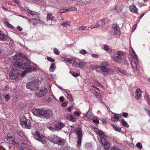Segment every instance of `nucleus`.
<instances>
[{"instance_id": "obj_7", "label": "nucleus", "mask_w": 150, "mask_h": 150, "mask_svg": "<svg viewBox=\"0 0 150 150\" xmlns=\"http://www.w3.org/2000/svg\"><path fill=\"white\" fill-rule=\"evenodd\" d=\"M109 65V63L107 61L103 62L100 64V70L104 73L105 76L112 74L114 72L113 69L107 68Z\"/></svg>"}, {"instance_id": "obj_35", "label": "nucleus", "mask_w": 150, "mask_h": 150, "mask_svg": "<svg viewBox=\"0 0 150 150\" xmlns=\"http://www.w3.org/2000/svg\"><path fill=\"white\" fill-rule=\"evenodd\" d=\"M111 126L115 131L120 132L121 131V129L120 127H118L117 126L115 125H111Z\"/></svg>"}, {"instance_id": "obj_19", "label": "nucleus", "mask_w": 150, "mask_h": 150, "mask_svg": "<svg viewBox=\"0 0 150 150\" xmlns=\"http://www.w3.org/2000/svg\"><path fill=\"white\" fill-rule=\"evenodd\" d=\"M135 98L137 100L139 99L142 96V91L140 88L137 89L135 91Z\"/></svg>"}, {"instance_id": "obj_63", "label": "nucleus", "mask_w": 150, "mask_h": 150, "mask_svg": "<svg viewBox=\"0 0 150 150\" xmlns=\"http://www.w3.org/2000/svg\"><path fill=\"white\" fill-rule=\"evenodd\" d=\"M65 12L64 9H60V12L61 13H64Z\"/></svg>"}, {"instance_id": "obj_37", "label": "nucleus", "mask_w": 150, "mask_h": 150, "mask_svg": "<svg viewBox=\"0 0 150 150\" xmlns=\"http://www.w3.org/2000/svg\"><path fill=\"white\" fill-rule=\"evenodd\" d=\"M5 82L3 81H0V89H2L3 88H5L6 86L4 85Z\"/></svg>"}, {"instance_id": "obj_16", "label": "nucleus", "mask_w": 150, "mask_h": 150, "mask_svg": "<svg viewBox=\"0 0 150 150\" xmlns=\"http://www.w3.org/2000/svg\"><path fill=\"white\" fill-rule=\"evenodd\" d=\"M29 23L30 24H32L34 25H37L38 23L42 24L44 23V22L41 21L39 18L30 19L29 20Z\"/></svg>"}, {"instance_id": "obj_59", "label": "nucleus", "mask_w": 150, "mask_h": 150, "mask_svg": "<svg viewBox=\"0 0 150 150\" xmlns=\"http://www.w3.org/2000/svg\"><path fill=\"white\" fill-rule=\"evenodd\" d=\"M67 103L68 102H65L63 103L62 104V105L63 107H65L67 105Z\"/></svg>"}, {"instance_id": "obj_32", "label": "nucleus", "mask_w": 150, "mask_h": 150, "mask_svg": "<svg viewBox=\"0 0 150 150\" xmlns=\"http://www.w3.org/2000/svg\"><path fill=\"white\" fill-rule=\"evenodd\" d=\"M117 70L120 73L124 75L127 76H129V73H127V72L124 70L118 68Z\"/></svg>"}, {"instance_id": "obj_31", "label": "nucleus", "mask_w": 150, "mask_h": 150, "mask_svg": "<svg viewBox=\"0 0 150 150\" xmlns=\"http://www.w3.org/2000/svg\"><path fill=\"white\" fill-rule=\"evenodd\" d=\"M56 66L54 63H52L49 69L50 71L51 72H53L55 70Z\"/></svg>"}, {"instance_id": "obj_2", "label": "nucleus", "mask_w": 150, "mask_h": 150, "mask_svg": "<svg viewBox=\"0 0 150 150\" xmlns=\"http://www.w3.org/2000/svg\"><path fill=\"white\" fill-rule=\"evenodd\" d=\"M32 112L35 116L40 117H44L47 118L51 117L53 114L52 111L50 109L46 110L33 108L32 110Z\"/></svg>"}, {"instance_id": "obj_30", "label": "nucleus", "mask_w": 150, "mask_h": 150, "mask_svg": "<svg viewBox=\"0 0 150 150\" xmlns=\"http://www.w3.org/2000/svg\"><path fill=\"white\" fill-rule=\"evenodd\" d=\"M13 71L12 72H10V79H14L17 77V75Z\"/></svg>"}, {"instance_id": "obj_25", "label": "nucleus", "mask_w": 150, "mask_h": 150, "mask_svg": "<svg viewBox=\"0 0 150 150\" xmlns=\"http://www.w3.org/2000/svg\"><path fill=\"white\" fill-rule=\"evenodd\" d=\"M63 93L65 96L68 99H69L70 101H72L73 100V97L71 94H69L67 92L65 91H64V92H63Z\"/></svg>"}, {"instance_id": "obj_9", "label": "nucleus", "mask_w": 150, "mask_h": 150, "mask_svg": "<svg viewBox=\"0 0 150 150\" xmlns=\"http://www.w3.org/2000/svg\"><path fill=\"white\" fill-rule=\"evenodd\" d=\"M20 122L23 128L31 129L32 127L31 120L27 119L25 116L23 115L20 117Z\"/></svg>"}, {"instance_id": "obj_47", "label": "nucleus", "mask_w": 150, "mask_h": 150, "mask_svg": "<svg viewBox=\"0 0 150 150\" xmlns=\"http://www.w3.org/2000/svg\"><path fill=\"white\" fill-rule=\"evenodd\" d=\"M27 74V73L25 70L22 72L21 75V77H23L25 76L26 74Z\"/></svg>"}, {"instance_id": "obj_56", "label": "nucleus", "mask_w": 150, "mask_h": 150, "mask_svg": "<svg viewBox=\"0 0 150 150\" xmlns=\"http://www.w3.org/2000/svg\"><path fill=\"white\" fill-rule=\"evenodd\" d=\"M19 16L21 17H23V18H25L26 19L28 20L29 21V20H30V19H29L28 17H26L25 16L20 15V16Z\"/></svg>"}, {"instance_id": "obj_22", "label": "nucleus", "mask_w": 150, "mask_h": 150, "mask_svg": "<svg viewBox=\"0 0 150 150\" xmlns=\"http://www.w3.org/2000/svg\"><path fill=\"white\" fill-rule=\"evenodd\" d=\"M18 135H19L22 139L24 140H26L27 138L25 137L24 132L20 130L18 132Z\"/></svg>"}, {"instance_id": "obj_21", "label": "nucleus", "mask_w": 150, "mask_h": 150, "mask_svg": "<svg viewBox=\"0 0 150 150\" xmlns=\"http://www.w3.org/2000/svg\"><path fill=\"white\" fill-rule=\"evenodd\" d=\"M75 64L76 65V67L79 68L81 67H85L86 64V63L83 62H76L75 63Z\"/></svg>"}, {"instance_id": "obj_45", "label": "nucleus", "mask_w": 150, "mask_h": 150, "mask_svg": "<svg viewBox=\"0 0 150 150\" xmlns=\"http://www.w3.org/2000/svg\"><path fill=\"white\" fill-rule=\"evenodd\" d=\"M80 53L83 55H84L87 53V52L86 50L82 49L80 51Z\"/></svg>"}, {"instance_id": "obj_6", "label": "nucleus", "mask_w": 150, "mask_h": 150, "mask_svg": "<svg viewBox=\"0 0 150 150\" xmlns=\"http://www.w3.org/2000/svg\"><path fill=\"white\" fill-rule=\"evenodd\" d=\"M65 127V124L63 122L58 121L49 124L47 126L48 128L52 132H55L61 130Z\"/></svg>"}, {"instance_id": "obj_13", "label": "nucleus", "mask_w": 150, "mask_h": 150, "mask_svg": "<svg viewBox=\"0 0 150 150\" xmlns=\"http://www.w3.org/2000/svg\"><path fill=\"white\" fill-rule=\"evenodd\" d=\"M124 54V52L122 51H118L117 54L114 55L112 56V59L113 61L120 63L123 60V58Z\"/></svg>"}, {"instance_id": "obj_48", "label": "nucleus", "mask_w": 150, "mask_h": 150, "mask_svg": "<svg viewBox=\"0 0 150 150\" xmlns=\"http://www.w3.org/2000/svg\"><path fill=\"white\" fill-rule=\"evenodd\" d=\"M4 98L6 101H8L9 99V96L8 94H7L6 96H5Z\"/></svg>"}, {"instance_id": "obj_27", "label": "nucleus", "mask_w": 150, "mask_h": 150, "mask_svg": "<svg viewBox=\"0 0 150 150\" xmlns=\"http://www.w3.org/2000/svg\"><path fill=\"white\" fill-rule=\"evenodd\" d=\"M129 9L130 11L133 13H138L137 9V8L134 5H132L130 6Z\"/></svg>"}, {"instance_id": "obj_33", "label": "nucleus", "mask_w": 150, "mask_h": 150, "mask_svg": "<svg viewBox=\"0 0 150 150\" xmlns=\"http://www.w3.org/2000/svg\"><path fill=\"white\" fill-rule=\"evenodd\" d=\"M94 95L100 102L102 101L100 93L95 91L94 92Z\"/></svg>"}, {"instance_id": "obj_29", "label": "nucleus", "mask_w": 150, "mask_h": 150, "mask_svg": "<svg viewBox=\"0 0 150 150\" xmlns=\"http://www.w3.org/2000/svg\"><path fill=\"white\" fill-rule=\"evenodd\" d=\"M70 73L74 77H76L79 76L80 75L79 71L78 70L76 72H74L73 71H70Z\"/></svg>"}, {"instance_id": "obj_34", "label": "nucleus", "mask_w": 150, "mask_h": 150, "mask_svg": "<svg viewBox=\"0 0 150 150\" xmlns=\"http://www.w3.org/2000/svg\"><path fill=\"white\" fill-rule=\"evenodd\" d=\"M121 123L122 125L123 126L127 127H129V125L124 119H121Z\"/></svg>"}, {"instance_id": "obj_28", "label": "nucleus", "mask_w": 150, "mask_h": 150, "mask_svg": "<svg viewBox=\"0 0 150 150\" xmlns=\"http://www.w3.org/2000/svg\"><path fill=\"white\" fill-rule=\"evenodd\" d=\"M123 8V6L122 5H117L115 7V9L117 12L121 11Z\"/></svg>"}, {"instance_id": "obj_3", "label": "nucleus", "mask_w": 150, "mask_h": 150, "mask_svg": "<svg viewBox=\"0 0 150 150\" xmlns=\"http://www.w3.org/2000/svg\"><path fill=\"white\" fill-rule=\"evenodd\" d=\"M129 54L132 56L133 59L131 61V64L135 71L139 73L141 69L137 58V56L132 48L129 51Z\"/></svg>"}, {"instance_id": "obj_17", "label": "nucleus", "mask_w": 150, "mask_h": 150, "mask_svg": "<svg viewBox=\"0 0 150 150\" xmlns=\"http://www.w3.org/2000/svg\"><path fill=\"white\" fill-rule=\"evenodd\" d=\"M64 117L67 120L73 122L77 120L75 116L69 113L65 114Z\"/></svg>"}, {"instance_id": "obj_58", "label": "nucleus", "mask_w": 150, "mask_h": 150, "mask_svg": "<svg viewBox=\"0 0 150 150\" xmlns=\"http://www.w3.org/2000/svg\"><path fill=\"white\" fill-rule=\"evenodd\" d=\"M137 24H134L133 25V27H132V31H134V30H135V29L136 28V27H137Z\"/></svg>"}, {"instance_id": "obj_10", "label": "nucleus", "mask_w": 150, "mask_h": 150, "mask_svg": "<svg viewBox=\"0 0 150 150\" xmlns=\"http://www.w3.org/2000/svg\"><path fill=\"white\" fill-rule=\"evenodd\" d=\"M33 134L36 140L41 142L42 144H45L46 142V139L45 137L38 131H36L33 133Z\"/></svg>"}, {"instance_id": "obj_64", "label": "nucleus", "mask_w": 150, "mask_h": 150, "mask_svg": "<svg viewBox=\"0 0 150 150\" xmlns=\"http://www.w3.org/2000/svg\"><path fill=\"white\" fill-rule=\"evenodd\" d=\"M111 150H121L120 149H118V148L115 147H112Z\"/></svg>"}, {"instance_id": "obj_52", "label": "nucleus", "mask_w": 150, "mask_h": 150, "mask_svg": "<svg viewBox=\"0 0 150 150\" xmlns=\"http://www.w3.org/2000/svg\"><path fill=\"white\" fill-rule=\"evenodd\" d=\"M14 3V4H16L18 5L20 4L19 2L17 0H11Z\"/></svg>"}, {"instance_id": "obj_41", "label": "nucleus", "mask_w": 150, "mask_h": 150, "mask_svg": "<svg viewBox=\"0 0 150 150\" xmlns=\"http://www.w3.org/2000/svg\"><path fill=\"white\" fill-rule=\"evenodd\" d=\"M54 52L56 54H59L60 52L59 50H57L56 48H54Z\"/></svg>"}, {"instance_id": "obj_11", "label": "nucleus", "mask_w": 150, "mask_h": 150, "mask_svg": "<svg viewBox=\"0 0 150 150\" xmlns=\"http://www.w3.org/2000/svg\"><path fill=\"white\" fill-rule=\"evenodd\" d=\"M75 130L76 132V137L78 139L76 146L78 150H79L81 147L82 140V132L81 129L79 127L76 128Z\"/></svg>"}, {"instance_id": "obj_15", "label": "nucleus", "mask_w": 150, "mask_h": 150, "mask_svg": "<svg viewBox=\"0 0 150 150\" xmlns=\"http://www.w3.org/2000/svg\"><path fill=\"white\" fill-rule=\"evenodd\" d=\"M114 30V35L117 38H119L120 35V30L119 27L117 24H114L112 26Z\"/></svg>"}, {"instance_id": "obj_4", "label": "nucleus", "mask_w": 150, "mask_h": 150, "mask_svg": "<svg viewBox=\"0 0 150 150\" xmlns=\"http://www.w3.org/2000/svg\"><path fill=\"white\" fill-rule=\"evenodd\" d=\"M14 66L16 67L22 69H25V71L27 73L34 71L37 69V67L35 66H32L27 62H24V64L20 62H16L14 64Z\"/></svg>"}, {"instance_id": "obj_61", "label": "nucleus", "mask_w": 150, "mask_h": 150, "mask_svg": "<svg viewBox=\"0 0 150 150\" xmlns=\"http://www.w3.org/2000/svg\"><path fill=\"white\" fill-rule=\"evenodd\" d=\"M65 60L67 61V62H68L69 63H71V59H70L67 58L66 59H65Z\"/></svg>"}, {"instance_id": "obj_60", "label": "nucleus", "mask_w": 150, "mask_h": 150, "mask_svg": "<svg viewBox=\"0 0 150 150\" xmlns=\"http://www.w3.org/2000/svg\"><path fill=\"white\" fill-rule=\"evenodd\" d=\"M92 56L94 57L97 58L98 57V55L96 54H91Z\"/></svg>"}, {"instance_id": "obj_51", "label": "nucleus", "mask_w": 150, "mask_h": 150, "mask_svg": "<svg viewBox=\"0 0 150 150\" xmlns=\"http://www.w3.org/2000/svg\"><path fill=\"white\" fill-rule=\"evenodd\" d=\"M122 115L124 117L127 118L128 115V114L126 112H124L122 113Z\"/></svg>"}, {"instance_id": "obj_1", "label": "nucleus", "mask_w": 150, "mask_h": 150, "mask_svg": "<svg viewBox=\"0 0 150 150\" xmlns=\"http://www.w3.org/2000/svg\"><path fill=\"white\" fill-rule=\"evenodd\" d=\"M95 132L100 137L102 145L105 149H108L110 144L108 140V137L104 132L94 127Z\"/></svg>"}, {"instance_id": "obj_49", "label": "nucleus", "mask_w": 150, "mask_h": 150, "mask_svg": "<svg viewBox=\"0 0 150 150\" xmlns=\"http://www.w3.org/2000/svg\"><path fill=\"white\" fill-rule=\"evenodd\" d=\"M73 113L74 115L77 116H80L81 115L80 113L77 111L74 112Z\"/></svg>"}, {"instance_id": "obj_44", "label": "nucleus", "mask_w": 150, "mask_h": 150, "mask_svg": "<svg viewBox=\"0 0 150 150\" xmlns=\"http://www.w3.org/2000/svg\"><path fill=\"white\" fill-rule=\"evenodd\" d=\"M87 28V27L86 26L81 25L79 26V28L80 30H86V28Z\"/></svg>"}, {"instance_id": "obj_54", "label": "nucleus", "mask_w": 150, "mask_h": 150, "mask_svg": "<svg viewBox=\"0 0 150 150\" xmlns=\"http://www.w3.org/2000/svg\"><path fill=\"white\" fill-rule=\"evenodd\" d=\"M93 122L95 123L96 124H98L99 123V121L97 120H95V119L93 120Z\"/></svg>"}, {"instance_id": "obj_23", "label": "nucleus", "mask_w": 150, "mask_h": 150, "mask_svg": "<svg viewBox=\"0 0 150 150\" xmlns=\"http://www.w3.org/2000/svg\"><path fill=\"white\" fill-rule=\"evenodd\" d=\"M27 11L28 13L33 16H39L40 14L38 12H36L34 11H32L28 9H27Z\"/></svg>"}, {"instance_id": "obj_55", "label": "nucleus", "mask_w": 150, "mask_h": 150, "mask_svg": "<svg viewBox=\"0 0 150 150\" xmlns=\"http://www.w3.org/2000/svg\"><path fill=\"white\" fill-rule=\"evenodd\" d=\"M77 8L76 7H73L70 8V11H76L77 10Z\"/></svg>"}, {"instance_id": "obj_20", "label": "nucleus", "mask_w": 150, "mask_h": 150, "mask_svg": "<svg viewBox=\"0 0 150 150\" xmlns=\"http://www.w3.org/2000/svg\"><path fill=\"white\" fill-rule=\"evenodd\" d=\"M7 35L4 33L3 32L0 31V40L1 41H5L7 40Z\"/></svg>"}, {"instance_id": "obj_57", "label": "nucleus", "mask_w": 150, "mask_h": 150, "mask_svg": "<svg viewBox=\"0 0 150 150\" xmlns=\"http://www.w3.org/2000/svg\"><path fill=\"white\" fill-rule=\"evenodd\" d=\"M17 29L20 31H21L23 30L22 28L19 25L17 26Z\"/></svg>"}, {"instance_id": "obj_43", "label": "nucleus", "mask_w": 150, "mask_h": 150, "mask_svg": "<svg viewBox=\"0 0 150 150\" xmlns=\"http://www.w3.org/2000/svg\"><path fill=\"white\" fill-rule=\"evenodd\" d=\"M47 60L51 62H53L55 61V59L54 58H52L50 57H47Z\"/></svg>"}, {"instance_id": "obj_24", "label": "nucleus", "mask_w": 150, "mask_h": 150, "mask_svg": "<svg viewBox=\"0 0 150 150\" xmlns=\"http://www.w3.org/2000/svg\"><path fill=\"white\" fill-rule=\"evenodd\" d=\"M119 116H121V115L120 114H115L114 117L111 118V120L113 122L118 121L119 119Z\"/></svg>"}, {"instance_id": "obj_18", "label": "nucleus", "mask_w": 150, "mask_h": 150, "mask_svg": "<svg viewBox=\"0 0 150 150\" xmlns=\"http://www.w3.org/2000/svg\"><path fill=\"white\" fill-rule=\"evenodd\" d=\"M36 84L34 82L28 83L26 84V87L31 90L35 89Z\"/></svg>"}, {"instance_id": "obj_62", "label": "nucleus", "mask_w": 150, "mask_h": 150, "mask_svg": "<svg viewBox=\"0 0 150 150\" xmlns=\"http://www.w3.org/2000/svg\"><path fill=\"white\" fill-rule=\"evenodd\" d=\"M59 100L61 102H63L64 101V98L62 96L60 97L59 98Z\"/></svg>"}, {"instance_id": "obj_42", "label": "nucleus", "mask_w": 150, "mask_h": 150, "mask_svg": "<svg viewBox=\"0 0 150 150\" xmlns=\"http://www.w3.org/2000/svg\"><path fill=\"white\" fill-rule=\"evenodd\" d=\"M104 50L107 51V52H110V49L109 48V47L108 46H107L106 45H104Z\"/></svg>"}, {"instance_id": "obj_38", "label": "nucleus", "mask_w": 150, "mask_h": 150, "mask_svg": "<svg viewBox=\"0 0 150 150\" xmlns=\"http://www.w3.org/2000/svg\"><path fill=\"white\" fill-rule=\"evenodd\" d=\"M53 18V17L51 14H47V21L50 20L52 21Z\"/></svg>"}, {"instance_id": "obj_46", "label": "nucleus", "mask_w": 150, "mask_h": 150, "mask_svg": "<svg viewBox=\"0 0 150 150\" xmlns=\"http://www.w3.org/2000/svg\"><path fill=\"white\" fill-rule=\"evenodd\" d=\"M136 146L140 149H141L142 148V144L139 143H137L136 145Z\"/></svg>"}, {"instance_id": "obj_39", "label": "nucleus", "mask_w": 150, "mask_h": 150, "mask_svg": "<svg viewBox=\"0 0 150 150\" xmlns=\"http://www.w3.org/2000/svg\"><path fill=\"white\" fill-rule=\"evenodd\" d=\"M3 24L7 27L9 28V23L8 21H5V20H4L3 21Z\"/></svg>"}, {"instance_id": "obj_5", "label": "nucleus", "mask_w": 150, "mask_h": 150, "mask_svg": "<svg viewBox=\"0 0 150 150\" xmlns=\"http://www.w3.org/2000/svg\"><path fill=\"white\" fill-rule=\"evenodd\" d=\"M12 144L15 146L18 147L20 150H24L26 147L27 144L22 140L19 139H15L14 135L10 136V144Z\"/></svg>"}, {"instance_id": "obj_36", "label": "nucleus", "mask_w": 150, "mask_h": 150, "mask_svg": "<svg viewBox=\"0 0 150 150\" xmlns=\"http://www.w3.org/2000/svg\"><path fill=\"white\" fill-rule=\"evenodd\" d=\"M144 98L145 100H146L148 103L149 104H150V99L149 97V95L147 93H146L145 94V96Z\"/></svg>"}, {"instance_id": "obj_26", "label": "nucleus", "mask_w": 150, "mask_h": 150, "mask_svg": "<svg viewBox=\"0 0 150 150\" xmlns=\"http://www.w3.org/2000/svg\"><path fill=\"white\" fill-rule=\"evenodd\" d=\"M61 24L63 26L67 27L71 25V22L69 21H61Z\"/></svg>"}, {"instance_id": "obj_14", "label": "nucleus", "mask_w": 150, "mask_h": 150, "mask_svg": "<svg viewBox=\"0 0 150 150\" xmlns=\"http://www.w3.org/2000/svg\"><path fill=\"white\" fill-rule=\"evenodd\" d=\"M48 91L45 88H40L39 91L36 90L35 91V95L39 97H42L45 95L47 93Z\"/></svg>"}, {"instance_id": "obj_12", "label": "nucleus", "mask_w": 150, "mask_h": 150, "mask_svg": "<svg viewBox=\"0 0 150 150\" xmlns=\"http://www.w3.org/2000/svg\"><path fill=\"white\" fill-rule=\"evenodd\" d=\"M50 142L59 145H62L64 143V140L56 135H54L49 139Z\"/></svg>"}, {"instance_id": "obj_40", "label": "nucleus", "mask_w": 150, "mask_h": 150, "mask_svg": "<svg viewBox=\"0 0 150 150\" xmlns=\"http://www.w3.org/2000/svg\"><path fill=\"white\" fill-rule=\"evenodd\" d=\"M100 25L99 24L97 23L96 24L92 25L90 27V28L91 29H93V28H96L99 27Z\"/></svg>"}, {"instance_id": "obj_8", "label": "nucleus", "mask_w": 150, "mask_h": 150, "mask_svg": "<svg viewBox=\"0 0 150 150\" xmlns=\"http://www.w3.org/2000/svg\"><path fill=\"white\" fill-rule=\"evenodd\" d=\"M13 59L14 62V64L16 62H20V63H22L24 64L25 62H27L28 59L27 57L25 56L24 54L21 53L17 52L16 54L12 57L10 60Z\"/></svg>"}, {"instance_id": "obj_53", "label": "nucleus", "mask_w": 150, "mask_h": 150, "mask_svg": "<svg viewBox=\"0 0 150 150\" xmlns=\"http://www.w3.org/2000/svg\"><path fill=\"white\" fill-rule=\"evenodd\" d=\"M145 110L147 113L148 115L150 117V110H147L146 109H145Z\"/></svg>"}, {"instance_id": "obj_50", "label": "nucleus", "mask_w": 150, "mask_h": 150, "mask_svg": "<svg viewBox=\"0 0 150 150\" xmlns=\"http://www.w3.org/2000/svg\"><path fill=\"white\" fill-rule=\"evenodd\" d=\"M62 150H72L69 147H65L63 148Z\"/></svg>"}]
</instances>
